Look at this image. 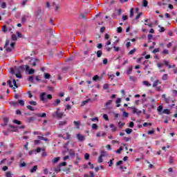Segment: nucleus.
I'll use <instances>...</instances> for the list:
<instances>
[{
    "label": "nucleus",
    "instance_id": "f257e3e1",
    "mask_svg": "<svg viewBox=\"0 0 177 177\" xmlns=\"http://www.w3.org/2000/svg\"><path fill=\"white\" fill-rule=\"evenodd\" d=\"M65 115L63 114V112H60V108H57L56 111L52 114L54 118H58V120H62Z\"/></svg>",
    "mask_w": 177,
    "mask_h": 177
},
{
    "label": "nucleus",
    "instance_id": "f03ea898",
    "mask_svg": "<svg viewBox=\"0 0 177 177\" xmlns=\"http://www.w3.org/2000/svg\"><path fill=\"white\" fill-rule=\"evenodd\" d=\"M68 143H70V142L68 141V142L64 146V149H66V151L68 152L69 156H71V157H75V152L74 151V150L68 149V148L67 147V145H68Z\"/></svg>",
    "mask_w": 177,
    "mask_h": 177
},
{
    "label": "nucleus",
    "instance_id": "7ed1b4c3",
    "mask_svg": "<svg viewBox=\"0 0 177 177\" xmlns=\"http://www.w3.org/2000/svg\"><path fill=\"white\" fill-rule=\"evenodd\" d=\"M17 73H23L24 72V70H26V65H21L19 67L16 68Z\"/></svg>",
    "mask_w": 177,
    "mask_h": 177
},
{
    "label": "nucleus",
    "instance_id": "20e7f679",
    "mask_svg": "<svg viewBox=\"0 0 177 177\" xmlns=\"http://www.w3.org/2000/svg\"><path fill=\"white\" fill-rule=\"evenodd\" d=\"M26 71H28V75L34 74V73H35V70L32 68L30 69L28 65H26Z\"/></svg>",
    "mask_w": 177,
    "mask_h": 177
},
{
    "label": "nucleus",
    "instance_id": "39448f33",
    "mask_svg": "<svg viewBox=\"0 0 177 177\" xmlns=\"http://www.w3.org/2000/svg\"><path fill=\"white\" fill-rule=\"evenodd\" d=\"M131 110L133 113V114H138V115H140V114H142V111H139L138 109L135 107H131Z\"/></svg>",
    "mask_w": 177,
    "mask_h": 177
},
{
    "label": "nucleus",
    "instance_id": "423d86ee",
    "mask_svg": "<svg viewBox=\"0 0 177 177\" xmlns=\"http://www.w3.org/2000/svg\"><path fill=\"white\" fill-rule=\"evenodd\" d=\"M28 17H30V14L28 13L27 15H24L22 16L21 17V23H26L27 19H28Z\"/></svg>",
    "mask_w": 177,
    "mask_h": 177
},
{
    "label": "nucleus",
    "instance_id": "0eeeda50",
    "mask_svg": "<svg viewBox=\"0 0 177 177\" xmlns=\"http://www.w3.org/2000/svg\"><path fill=\"white\" fill-rule=\"evenodd\" d=\"M47 99V95L46 93H42L40 95V100H41V102H45V100H46Z\"/></svg>",
    "mask_w": 177,
    "mask_h": 177
},
{
    "label": "nucleus",
    "instance_id": "6e6552de",
    "mask_svg": "<svg viewBox=\"0 0 177 177\" xmlns=\"http://www.w3.org/2000/svg\"><path fill=\"white\" fill-rule=\"evenodd\" d=\"M64 125H67L66 120L59 121L57 127H58V128H62V127H64Z\"/></svg>",
    "mask_w": 177,
    "mask_h": 177
},
{
    "label": "nucleus",
    "instance_id": "1a4fd4ad",
    "mask_svg": "<svg viewBox=\"0 0 177 177\" xmlns=\"http://www.w3.org/2000/svg\"><path fill=\"white\" fill-rule=\"evenodd\" d=\"M8 46H9V40H6V45H5L4 48H6V50L7 52H12V48H10Z\"/></svg>",
    "mask_w": 177,
    "mask_h": 177
},
{
    "label": "nucleus",
    "instance_id": "9d476101",
    "mask_svg": "<svg viewBox=\"0 0 177 177\" xmlns=\"http://www.w3.org/2000/svg\"><path fill=\"white\" fill-rule=\"evenodd\" d=\"M77 138L80 142H84L85 140V136L77 134Z\"/></svg>",
    "mask_w": 177,
    "mask_h": 177
},
{
    "label": "nucleus",
    "instance_id": "9b49d317",
    "mask_svg": "<svg viewBox=\"0 0 177 177\" xmlns=\"http://www.w3.org/2000/svg\"><path fill=\"white\" fill-rule=\"evenodd\" d=\"M42 12V9L41 8V7H38L35 13L36 15V16H39V15H41V12Z\"/></svg>",
    "mask_w": 177,
    "mask_h": 177
},
{
    "label": "nucleus",
    "instance_id": "f8f14e48",
    "mask_svg": "<svg viewBox=\"0 0 177 177\" xmlns=\"http://www.w3.org/2000/svg\"><path fill=\"white\" fill-rule=\"evenodd\" d=\"M37 117H39L40 118H45L46 117V113H36Z\"/></svg>",
    "mask_w": 177,
    "mask_h": 177
},
{
    "label": "nucleus",
    "instance_id": "ddd939ff",
    "mask_svg": "<svg viewBox=\"0 0 177 177\" xmlns=\"http://www.w3.org/2000/svg\"><path fill=\"white\" fill-rule=\"evenodd\" d=\"M37 169H38V166L37 165H35L33 166V167L30 170V172H31V174H34V172H35L37 171Z\"/></svg>",
    "mask_w": 177,
    "mask_h": 177
},
{
    "label": "nucleus",
    "instance_id": "4468645a",
    "mask_svg": "<svg viewBox=\"0 0 177 177\" xmlns=\"http://www.w3.org/2000/svg\"><path fill=\"white\" fill-rule=\"evenodd\" d=\"M158 84H161V82H160V80H156L152 84L153 88H157Z\"/></svg>",
    "mask_w": 177,
    "mask_h": 177
},
{
    "label": "nucleus",
    "instance_id": "2eb2a0df",
    "mask_svg": "<svg viewBox=\"0 0 177 177\" xmlns=\"http://www.w3.org/2000/svg\"><path fill=\"white\" fill-rule=\"evenodd\" d=\"M37 139H39L40 140H44L45 142H48V138H45L43 136H37Z\"/></svg>",
    "mask_w": 177,
    "mask_h": 177
},
{
    "label": "nucleus",
    "instance_id": "dca6fc26",
    "mask_svg": "<svg viewBox=\"0 0 177 177\" xmlns=\"http://www.w3.org/2000/svg\"><path fill=\"white\" fill-rule=\"evenodd\" d=\"M5 176L6 177H13V174H12V172H10V171H6L5 173Z\"/></svg>",
    "mask_w": 177,
    "mask_h": 177
},
{
    "label": "nucleus",
    "instance_id": "f3484780",
    "mask_svg": "<svg viewBox=\"0 0 177 177\" xmlns=\"http://www.w3.org/2000/svg\"><path fill=\"white\" fill-rule=\"evenodd\" d=\"M103 157H104V154L102 153L98 158V162H103Z\"/></svg>",
    "mask_w": 177,
    "mask_h": 177
},
{
    "label": "nucleus",
    "instance_id": "a211bd4d",
    "mask_svg": "<svg viewBox=\"0 0 177 177\" xmlns=\"http://www.w3.org/2000/svg\"><path fill=\"white\" fill-rule=\"evenodd\" d=\"M106 135V133L104 132H98L96 134L97 138H100V136H104Z\"/></svg>",
    "mask_w": 177,
    "mask_h": 177
},
{
    "label": "nucleus",
    "instance_id": "6ab92c4d",
    "mask_svg": "<svg viewBox=\"0 0 177 177\" xmlns=\"http://www.w3.org/2000/svg\"><path fill=\"white\" fill-rule=\"evenodd\" d=\"M162 105H160L158 107V112L159 113V114H162Z\"/></svg>",
    "mask_w": 177,
    "mask_h": 177
},
{
    "label": "nucleus",
    "instance_id": "aec40b11",
    "mask_svg": "<svg viewBox=\"0 0 177 177\" xmlns=\"http://www.w3.org/2000/svg\"><path fill=\"white\" fill-rule=\"evenodd\" d=\"M147 5H149V2L147 0H142V6L144 8H147Z\"/></svg>",
    "mask_w": 177,
    "mask_h": 177
},
{
    "label": "nucleus",
    "instance_id": "412c9836",
    "mask_svg": "<svg viewBox=\"0 0 177 177\" xmlns=\"http://www.w3.org/2000/svg\"><path fill=\"white\" fill-rule=\"evenodd\" d=\"M116 103V107H120L121 104L120 103H121V98H117Z\"/></svg>",
    "mask_w": 177,
    "mask_h": 177
},
{
    "label": "nucleus",
    "instance_id": "4be33fe9",
    "mask_svg": "<svg viewBox=\"0 0 177 177\" xmlns=\"http://www.w3.org/2000/svg\"><path fill=\"white\" fill-rule=\"evenodd\" d=\"M163 65L165 64V66H167L169 68H172V66L169 65V63L167 60L163 61Z\"/></svg>",
    "mask_w": 177,
    "mask_h": 177
},
{
    "label": "nucleus",
    "instance_id": "5701e85b",
    "mask_svg": "<svg viewBox=\"0 0 177 177\" xmlns=\"http://www.w3.org/2000/svg\"><path fill=\"white\" fill-rule=\"evenodd\" d=\"M143 85H145V86H151V84H150V82H147V81H144L142 82Z\"/></svg>",
    "mask_w": 177,
    "mask_h": 177
},
{
    "label": "nucleus",
    "instance_id": "b1692460",
    "mask_svg": "<svg viewBox=\"0 0 177 177\" xmlns=\"http://www.w3.org/2000/svg\"><path fill=\"white\" fill-rule=\"evenodd\" d=\"M110 128L112 129V132H115V131H117V127L113 124H110Z\"/></svg>",
    "mask_w": 177,
    "mask_h": 177
},
{
    "label": "nucleus",
    "instance_id": "393cba45",
    "mask_svg": "<svg viewBox=\"0 0 177 177\" xmlns=\"http://www.w3.org/2000/svg\"><path fill=\"white\" fill-rule=\"evenodd\" d=\"M113 103V100H109V101L106 102V103L104 104L105 107H108V106H110Z\"/></svg>",
    "mask_w": 177,
    "mask_h": 177
},
{
    "label": "nucleus",
    "instance_id": "a878e982",
    "mask_svg": "<svg viewBox=\"0 0 177 177\" xmlns=\"http://www.w3.org/2000/svg\"><path fill=\"white\" fill-rule=\"evenodd\" d=\"M162 81H167L168 80V74L165 73L162 77Z\"/></svg>",
    "mask_w": 177,
    "mask_h": 177
},
{
    "label": "nucleus",
    "instance_id": "bb28decb",
    "mask_svg": "<svg viewBox=\"0 0 177 177\" xmlns=\"http://www.w3.org/2000/svg\"><path fill=\"white\" fill-rule=\"evenodd\" d=\"M102 55H103V53L101 50L97 51V57H102Z\"/></svg>",
    "mask_w": 177,
    "mask_h": 177
},
{
    "label": "nucleus",
    "instance_id": "cd10ccee",
    "mask_svg": "<svg viewBox=\"0 0 177 177\" xmlns=\"http://www.w3.org/2000/svg\"><path fill=\"white\" fill-rule=\"evenodd\" d=\"M162 114H171V112L169 111V109H164L162 111Z\"/></svg>",
    "mask_w": 177,
    "mask_h": 177
},
{
    "label": "nucleus",
    "instance_id": "c85d7f7f",
    "mask_svg": "<svg viewBox=\"0 0 177 177\" xmlns=\"http://www.w3.org/2000/svg\"><path fill=\"white\" fill-rule=\"evenodd\" d=\"M44 78L45 80H49L50 78V74L44 73Z\"/></svg>",
    "mask_w": 177,
    "mask_h": 177
},
{
    "label": "nucleus",
    "instance_id": "c756f323",
    "mask_svg": "<svg viewBox=\"0 0 177 177\" xmlns=\"http://www.w3.org/2000/svg\"><path fill=\"white\" fill-rule=\"evenodd\" d=\"M59 160H60V157H57L54 158V160H53V164H56V162H59Z\"/></svg>",
    "mask_w": 177,
    "mask_h": 177
},
{
    "label": "nucleus",
    "instance_id": "7c9ffc66",
    "mask_svg": "<svg viewBox=\"0 0 177 177\" xmlns=\"http://www.w3.org/2000/svg\"><path fill=\"white\" fill-rule=\"evenodd\" d=\"M89 102H91V99H88V100H85V101H82V106H85V104H88V103H89Z\"/></svg>",
    "mask_w": 177,
    "mask_h": 177
},
{
    "label": "nucleus",
    "instance_id": "2f4dec72",
    "mask_svg": "<svg viewBox=\"0 0 177 177\" xmlns=\"http://www.w3.org/2000/svg\"><path fill=\"white\" fill-rule=\"evenodd\" d=\"M10 106H13L14 107H16V106H17V104H18V102L12 101L10 102Z\"/></svg>",
    "mask_w": 177,
    "mask_h": 177
},
{
    "label": "nucleus",
    "instance_id": "473e14b6",
    "mask_svg": "<svg viewBox=\"0 0 177 177\" xmlns=\"http://www.w3.org/2000/svg\"><path fill=\"white\" fill-rule=\"evenodd\" d=\"M127 75H129L132 74V66L129 67L127 72Z\"/></svg>",
    "mask_w": 177,
    "mask_h": 177
},
{
    "label": "nucleus",
    "instance_id": "72a5a7b5",
    "mask_svg": "<svg viewBox=\"0 0 177 177\" xmlns=\"http://www.w3.org/2000/svg\"><path fill=\"white\" fill-rule=\"evenodd\" d=\"M73 124L76 127H80V125H81V122L80 121H73Z\"/></svg>",
    "mask_w": 177,
    "mask_h": 177
},
{
    "label": "nucleus",
    "instance_id": "f704fd0d",
    "mask_svg": "<svg viewBox=\"0 0 177 177\" xmlns=\"http://www.w3.org/2000/svg\"><path fill=\"white\" fill-rule=\"evenodd\" d=\"M126 133L128 134V135H131V133H132V129H126Z\"/></svg>",
    "mask_w": 177,
    "mask_h": 177
},
{
    "label": "nucleus",
    "instance_id": "c9c22d12",
    "mask_svg": "<svg viewBox=\"0 0 177 177\" xmlns=\"http://www.w3.org/2000/svg\"><path fill=\"white\" fill-rule=\"evenodd\" d=\"M34 120H35V118L34 117H30L28 119V122H34Z\"/></svg>",
    "mask_w": 177,
    "mask_h": 177
},
{
    "label": "nucleus",
    "instance_id": "e433bc0d",
    "mask_svg": "<svg viewBox=\"0 0 177 177\" xmlns=\"http://www.w3.org/2000/svg\"><path fill=\"white\" fill-rule=\"evenodd\" d=\"M18 103L20 104V106H24V100H19Z\"/></svg>",
    "mask_w": 177,
    "mask_h": 177
},
{
    "label": "nucleus",
    "instance_id": "4c0bfd02",
    "mask_svg": "<svg viewBox=\"0 0 177 177\" xmlns=\"http://www.w3.org/2000/svg\"><path fill=\"white\" fill-rule=\"evenodd\" d=\"M66 137H64V139L65 140H67L70 139L71 136H70V134H69L68 133H66Z\"/></svg>",
    "mask_w": 177,
    "mask_h": 177
},
{
    "label": "nucleus",
    "instance_id": "58836bf2",
    "mask_svg": "<svg viewBox=\"0 0 177 177\" xmlns=\"http://www.w3.org/2000/svg\"><path fill=\"white\" fill-rule=\"evenodd\" d=\"M151 125H153V124L149 122H145L143 124V127H151Z\"/></svg>",
    "mask_w": 177,
    "mask_h": 177
},
{
    "label": "nucleus",
    "instance_id": "ea45409f",
    "mask_svg": "<svg viewBox=\"0 0 177 177\" xmlns=\"http://www.w3.org/2000/svg\"><path fill=\"white\" fill-rule=\"evenodd\" d=\"M169 164H174V157H172V156L169 157Z\"/></svg>",
    "mask_w": 177,
    "mask_h": 177
},
{
    "label": "nucleus",
    "instance_id": "a19ab883",
    "mask_svg": "<svg viewBox=\"0 0 177 177\" xmlns=\"http://www.w3.org/2000/svg\"><path fill=\"white\" fill-rule=\"evenodd\" d=\"M11 38H12V41H17V37L16 36V35H12L11 36Z\"/></svg>",
    "mask_w": 177,
    "mask_h": 177
},
{
    "label": "nucleus",
    "instance_id": "79ce46f5",
    "mask_svg": "<svg viewBox=\"0 0 177 177\" xmlns=\"http://www.w3.org/2000/svg\"><path fill=\"white\" fill-rule=\"evenodd\" d=\"M13 122H14V124H17V125H20L21 124V122H20L17 120H14Z\"/></svg>",
    "mask_w": 177,
    "mask_h": 177
},
{
    "label": "nucleus",
    "instance_id": "37998d69",
    "mask_svg": "<svg viewBox=\"0 0 177 177\" xmlns=\"http://www.w3.org/2000/svg\"><path fill=\"white\" fill-rule=\"evenodd\" d=\"M136 52V48H133V50H130L129 55H133Z\"/></svg>",
    "mask_w": 177,
    "mask_h": 177
},
{
    "label": "nucleus",
    "instance_id": "c03bdc74",
    "mask_svg": "<svg viewBox=\"0 0 177 177\" xmlns=\"http://www.w3.org/2000/svg\"><path fill=\"white\" fill-rule=\"evenodd\" d=\"M92 129H97L98 127L96 124H93L91 126Z\"/></svg>",
    "mask_w": 177,
    "mask_h": 177
},
{
    "label": "nucleus",
    "instance_id": "a18cd8bd",
    "mask_svg": "<svg viewBox=\"0 0 177 177\" xmlns=\"http://www.w3.org/2000/svg\"><path fill=\"white\" fill-rule=\"evenodd\" d=\"M1 7L2 8V9H6V3H5V2L1 3Z\"/></svg>",
    "mask_w": 177,
    "mask_h": 177
},
{
    "label": "nucleus",
    "instance_id": "49530a36",
    "mask_svg": "<svg viewBox=\"0 0 177 177\" xmlns=\"http://www.w3.org/2000/svg\"><path fill=\"white\" fill-rule=\"evenodd\" d=\"M122 21H125V20H128V16H127V15H123V16L122 17Z\"/></svg>",
    "mask_w": 177,
    "mask_h": 177
},
{
    "label": "nucleus",
    "instance_id": "de8ad7c7",
    "mask_svg": "<svg viewBox=\"0 0 177 177\" xmlns=\"http://www.w3.org/2000/svg\"><path fill=\"white\" fill-rule=\"evenodd\" d=\"M28 110H30V111H34V108L30 105H28L27 106Z\"/></svg>",
    "mask_w": 177,
    "mask_h": 177
},
{
    "label": "nucleus",
    "instance_id": "09e8293b",
    "mask_svg": "<svg viewBox=\"0 0 177 177\" xmlns=\"http://www.w3.org/2000/svg\"><path fill=\"white\" fill-rule=\"evenodd\" d=\"M29 104H31L32 106H37V102L30 101V102H29Z\"/></svg>",
    "mask_w": 177,
    "mask_h": 177
},
{
    "label": "nucleus",
    "instance_id": "8fccbe9b",
    "mask_svg": "<svg viewBox=\"0 0 177 177\" xmlns=\"http://www.w3.org/2000/svg\"><path fill=\"white\" fill-rule=\"evenodd\" d=\"M109 86H110L109 84H104L103 86V89H109Z\"/></svg>",
    "mask_w": 177,
    "mask_h": 177
},
{
    "label": "nucleus",
    "instance_id": "3c124183",
    "mask_svg": "<svg viewBox=\"0 0 177 177\" xmlns=\"http://www.w3.org/2000/svg\"><path fill=\"white\" fill-rule=\"evenodd\" d=\"M103 118H104V120H105L106 121H109V116L107 115V114H104V115H103Z\"/></svg>",
    "mask_w": 177,
    "mask_h": 177
},
{
    "label": "nucleus",
    "instance_id": "603ef678",
    "mask_svg": "<svg viewBox=\"0 0 177 177\" xmlns=\"http://www.w3.org/2000/svg\"><path fill=\"white\" fill-rule=\"evenodd\" d=\"M117 32L119 34H121V32H122V27H118V29H117Z\"/></svg>",
    "mask_w": 177,
    "mask_h": 177
},
{
    "label": "nucleus",
    "instance_id": "864d4df0",
    "mask_svg": "<svg viewBox=\"0 0 177 177\" xmlns=\"http://www.w3.org/2000/svg\"><path fill=\"white\" fill-rule=\"evenodd\" d=\"M99 76L97 75H95L93 77V81H97V80H99Z\"/></svg>",
    "mask_w": 177,
    "mask_h": 177
},
{
    "label": "nucleus",
    "instance_id": "5fc2aeb1",
    "mask_svg": "<svg viewBox=\"0 0 177 177\" xmlns=\"http://www.w3.org/2000/svg\"><path fill=\"white\" fill-rule=\"evenodd\" d=\"M128 115H129L128 113H127L126 111L123 112V117H124L125 118H128Z\"/></svg>",
    "mask_w": 177,
    "mask_h": 177
},
{
    "label": "nucleus",
    "instance_id": "6e6d98bb",
    "mask_svg": "<svg viewBox=\"0 0 177 177\" xmlns=\"http://www.w3.org/2000/svg\"><path fill=\"white\" fill-rule=\"evenodd\" d=\"M28 81H30V82H34V77L33 76H30L28 77Z\"/></svg>",
    "mask_w": 177,
    "mask_h": 177
},
{
    "label": "nucleus",
    "instance_id": "4d7b16f0",
    "mask_svg": "<svg viewBox=\"0 0 177 177\" xmlns=\"http://www.w3.org/2000/svg\"><path fill=\"white\" fill-rule=\"evenodd\" d=\"M130 17H133V8L130 10Z\"/></svg>",
    "mask_w": 177,
    "mask_h": 177
},
{
    "label": "nucleus",
    "instance_id": "13d9d810",
    "mask_svg": "<svg viewBox=\"0 0 177 177\" xmlns=\"http://www.w3.org/2000/svg\"><path fill=\"white\" fill-rule=\"evenodd\" d=\"M147 133H148V135H153V133H154V129L149 130Z\"/></svg>",
    "mask_w": 177,
    "mask_h": 177
},
{
    "label": "nucleus",
    "instance_id": "bf43d9fd",
    "mask_svg": "<svg viewBox=\"0 0 177 177\" xmlns=\"http://www.w3.org/2000/svg\"><path fill=\"white\" fill-rule=\"evenodd\" d=\"M122 150H123L122 147H120L119 148V149H118V150L116 151V153H118V154H120V153H121V151H122Z\"/></svg>",
    "mask_w": 177,
    "mask_h": 177
},
{
    "label": "nucleus",
    "instance_id": "052dcab7",
    "mask_svg": "<svg viewBox=\"0 0 177 177\" xmlns=\"http://www.w3.org/2000/svg\"><path fill=\"white\" fill-rule=\"evenodd\" d=\"M118 124L119 125V128H121L122 127H124V125H125L124 122L121 123V122H119Z\"/></svg>",
    "mask_w": 177,
    "mask_h": 177
},
{
    "label": "nucleus",
    "instance_id": "680f3d73",
    "mask_svg": "<svg viewBox=\"0 0 177 177\" xmlns=\"http://www.w3.org/2000/svg\"><path fill=\"white\" fill-rule=\"evenodd\" d=\"M163 55H168L169 53V51L167 49L164 50L162 51Z\"/></svg>",
    "mask_w": 177,
    "mask_h": 177
},
{
    "label": "nucleus",
    "instance_id": "e2e57ef3",
    "mask_svg": "<svg viewBox=\"0 0 177 177\" xmlns=\"http://www.w3.org/2000/svg\"><path fill=\"white\" fill-rule=\"evenodd\" d=\"M27 2H28V0H24L21 2V5H22V6H26V3H27Z\"/></svg>",
    "mask_w": 177,
    "mask_h": 177
},
{
    "label": "nucleus",
    "instance_id": "0e129e2a",
    "mask_svg": "<svg viewBox=\"0 0 177 177\" xmlns=\"http://www.w3.org/2000/svg\"><path fill=\"white\" fill-rule=\"evenodd\" d=\"M113 49L115 52H118L120 50V47H116L115 46H113Z\"/></svg>",
    "mask_w": 177,
    "mask_h": 177
},
{
    "label": "nucleus",
    "instance_id": "69168bd1",
    "mask_svg": "<svg viewBox=\"0 0 177 177\" xmlns=\"http://www.w3.org/2000/svg\"><path fill=\"white\" fill-rule=\"evenodd\" d=\"M89 153L84 154V158L85 160H89Z\"/></svg>",
    "mask_w": 177,
    "mask_h": 177
},
{
    "label": "nucleus",
    "instance_id": "338daca9",
    "mask_svg": "<svg viewBox=\"0 0 177 177\" xmlns=\"http://www.w3.org/2000/svg\"><path fill=\"white\" fill-rule=\"evenodd\" d=\"M140 16H142V12H140L139 14H138V15L136 17V20H138Z\"/></svg>",
    "mask_w": 177,
    "mask_h": 177
},
{
    "label": "nucleus",
    "instance_id": "774afa93",
    "mask_svg": "<svg viewBox=\"0 0 177 177\" xmlns=\"http://www.w3.org/2000/svg\"><path fill=\"white\" fill-rule=\"evenodd\" d=\"M169 100H170V97H166L164 100V102H165V103H169Z\"/></svg>",
    "mask_w": 177,
    "mask_h": 177
}]
</instances>
